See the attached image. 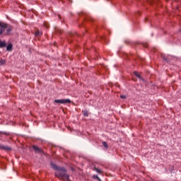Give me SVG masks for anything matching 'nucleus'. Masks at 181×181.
Wrapping results in <instances>:
<instances>
[{
  "instance_id": "13",
  "label": "nucleus",
  "mask_w": 181,
  "mask_h": 181,
  "mask_svg": "<svg viewBox=\"0 0 181 181\" xmlns=\"http://www.w3.org/2000/svg\"><path fill=\"white\" fill-rule=\"evenodd\" d=\"M4 64H5V60L1 59L0 60V66H4Z\"/></svg>"
},
{
  "instance_id": "10",
  "label": "nucleus",
  "mask_w": 181,
  "mask_h": 181,
  "mask_svg": "<svg viewBox=\"0 0 181 181\" xmlns=\"http://www.w3.org/2000/svg\"><path fill=\"white\" fill-rule=\"evenodd\" d=\"M82 112L84 117H88V111L85 110H83Z\"/></svg>"
},
{
  "instance_id": "18",
  "label": "nucleus",
  "mask_w": 181,
  "mask_h": 181,
  "mask_svg": "<svg viewBox=\"0 0 181 181\" xmlns=\"http://www.w3.org/2000/svg\"><path fill=\"white\" fill-rule=\"evenodd\" d=\"M59 33H62V31H59Z\"/></svg>"
},
{
  "instance_id": "3",
  "label": "nucleus",
  "mask_w": 181,
  "mask_h": 181,
  "mask_svg": "<svg viewBox=\"0 0 181 181\" xmlns=\"http://www.w3.org/2000/svg\"><path fill=\"white\" fill-rule=\"evenodd\" d=\"M54 103H57V104H70L71 100L70 99H56L54 100Z\"/></svg>"
},
{
  "instance_id": "14",
  "label": "nucleus",
  "mask_w": 181,
  "mask_h": 181,
  "mask_svg": "<svg viewBox=\"0 0 181 181\" xmlns=\"http://www.w3.org/2000/svg\"><path fill=\"white\" fill-rule=\"evenodd\" d=\"M147 2H148V4H153V2H156V0H147Z\"/></svg>"
},
{
  "instance_id": "6",
  "label": "nucleus",
  "mask_w": 181,
  "mask_h": 181,
  "mask_svg": "<svg viewBox=\"0 0 181 181\" xmlns=\"http://www.w3.org/2000/svg\"><path fill=\"white\" fill-rule=\"evenodd\" d=\"M6 47V42L5 41L0 40V48Z\"/></svg>"
},
{
  "instance_id": "2",
  "label": "nucleus",
  "mask_w": 181,
  "mask_h": 181,
  "mask_svg": "<svg viewBox=\"0 0 181 181\" xmlns=\"http://www.w3.org/2000/svg\"><path fill=\"white\" fill-rule=\"evenodd\" d=\"M13 30V27L6 23L0 22V35L4 33L7 35H11V33Z\"/></svg>"
},
{
  "instance_id": "16",
  "label": "nucleus",
  "mask_w": 181,
  "mask_h": 181,
  "mask_svg": "<svg viewBox=\"0 0 181 181\" xmlns=\"http://www.w3.org/2000/svg\"><path fill=\"white\" fill-rule=\"evenodd\" d=\"M95 170H96V172L98 173H101V170L98 169V168H95Z\"/></svg>"
},
{
  "instance_id": "15",
  "label": "nucleus",
  "mask_w": 181,
  "mask_h": 181,
  "mask_svg": "<svg viewBox=\"0 0 181 181\" xmlns=\"http://www.w3.org/2000/svg\"><path fill=\"white\" fill-rule=\"evenodd\" d=\"M120 98H122L123 100H125V98H127V95H120Z\"/></svg>"
},
{
  "instance_id": "1",
  "label": "nucleus",
  "mask_w": 181,
  "mask_h": 181,
  "mask_svg": "<svg viewBox=\"0 0 181 181\" xmlns=\"http://www.w3.org/2000/svg\"><path fill=\"white\" fill-rule=\"evenodd\" d=\"M50 165L52 169L58 170L55 172L56 177H58V179H61L64 181H71L70 180V176L66 173V169L64 168L59 167L53 163H51Z\"/></svg>"
},
{
  "instance_id": "12",
  "label": "nucleus",
  "mask_w": 181,
  "mask_h": 181,
  "mask_svg": "<svg viewBox=\"0 0 181 181\" xmlns=\"http://www.w3.org/2000/svg\"><path fill=\"white\" fill-rule=\"evenodd\" d=\"M102 144L105 148H108V144H107V142L103 141Z\"/></svg>"
},
{
  "instance_id": "11",
  "label": "nucleus",
  "mask_w": 181,
  "mask_h": 181,
  "mask_svg": "<svg viewBox=\"0 0 181 181\" xmlns=\"http://www.w3.org/2000/svg\"><path fill=\"white\" fill-rule=\"evenodd\" d=\"M134 74L136 77H138L139 78H140V80H144L142 77H141V75H139V74H138L137 72H135Z\"/></svg>"
},
{
  "instance_id": "8",
  "label": "nucleus",
  "mask_w": 181,
  "mask_h": 181,
  "mask_svg": "<svg viewBox=\"0 0 181 181\" xmlns=\"http://www.w3.org/2000/svg\"><path fill=\"white\" fill-rule=\"evenodd\" d=\"M42 35H43V33H42V31L37 30L35 32L36 37H39V36H42Z\"/></svg>"
},
{
  "instance_id": "4",
  "label": "nucleus",
  "mask_w": 181,
  "mask_h": 181,
  "mask_svg": "<svg viewBox=\"0 0 181 181\" xmlns=\"http://www.w3.org/2000/svg\"><path fill=\"white\" fill-rule=\"evenodd\" d=\"M33 149L35 151V153L45 155V151H43V150H42V148H39L37 146H33Z\"/></svg>"
},
{
  "instance_id": "5",
  "label": "nucleus",
  "mask_w": 181,
  "mask_h": 181,
  "mask_svg": "<svg viewBox=\"0 0 181 181\" xmlns=\"http://www.w3.org/2000/svg\"><path fill=\"white\" fill-rule=\"evenodd\" d=\"M0 149H4V151H11L12 148L8 146H4L2 144H0Z\"/></svg>"
},
{
  "instance_id": "17",
  "label": "nucleus",
  "mask_w": 181,
  "mask_h": 181,
  "mask_svg": "<svg viewBox=\"0 0 181 181\" xmlns=\"http://www.w3.org/2000/svg\"><path fill=\"white\" fill-rule=\"evenodd\" d=\"M163 60H165V62H169V60L168 59V58H166V57H163Z\"/></svg>"
},
{
  "instance_id": "7",
  "label": "nucleus",
  "mask_w": 181,
  "mask_h": 181,
  "mask_svg": "<svg viewBox=\"0 0 181 181\" xmlns=\"http://www.w3.org/2000/svg\"><path fill=\"white\" fill-rule=\"evenodd\" d=\"M12 49H13V45L12 44H9L6 47L7 52H11Z\"/></svg>"
},
{
  "instance_id": "9",
  "label": "nucleus",
  "mask_w": 181,
  "mask_h": 181,
  "mask_svg": "<svg viewBox=\"0 0 181 181\" xmlns=\"http://www.w3.org/2000/svg\"><path fill=\"white\" fill-rule=\"evenodd\" d=\"M0 135H6V136H9V135H11V133H8L6 132H0Z\"/></svg>"
}]
</instances>
